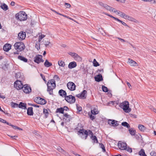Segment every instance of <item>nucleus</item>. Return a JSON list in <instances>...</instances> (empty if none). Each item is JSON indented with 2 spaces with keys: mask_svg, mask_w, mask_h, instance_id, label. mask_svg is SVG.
Wrapping results in <instances>:
<instances>
[{
  "mask_svg": "<svg viewBox=\"0 0 156 156\" xmlns=\"http://www.w3.org/2000/svg\"><path fill=\"white\" fill-rule=\"evenodd\" d=\"M47 91L50 94H52L53 90L55 87V81L54 79H51L48 81L47 83Z\"/></svg>",
  "mask_w": 156,
  "mask_h": 156,
  "instance_id": "1",
  "label": "nucleus"
},
{
  "mask_svg": "<svg viewBox=\"0 0 156 156\" xmlns=\"http://www.w3.org/2000/svg\"><path fill=\"white\" fill-rule=\"evenodd\" d=\"M119 107L122 108L123 111L126 113H129L130 112L131 109L129 107V104L128 101H124L120 103Z\"/></svg>",
  "mask_w": 156,
  "mask_h": 156,
  "instance_id": "2",
  "label": "nucleus"
},
{
  "mask_svg": "<svg viewBox=\"0 0 156 156\" xmlns=\"http://www.w3.org/2000/svg\"><path fill=\"white\" fill-rule=\"evenodd\" d=\"M16 17L20 21L26 20L27 19V15L23 11H21L17 13Z\"/></svg>",
  "mask_w": 156,
  "mask_h": 156,
  "instance_id": "3",
  "label": "nucleus"
},
{
  "mask_svg": "<svg viewBox=\"0 0 156 156\" xmlns=\"http://www.w3.org/2000/svg\"><path fill=\"white\" fill-rule=\"evenodd\" d=\"M14 46L15 48L18 51H21L24 49L25 45L24 44L21 42L16 43Z\"/></svg>",
  "mask_w": 156,
  "mask_h": 156,
  "instance_id": "4",
  "label": "nucleus"
},
{
  "mask_svg": "<svg viewBox=\"0 0 156 156\" xmlns=\"http://www.w3.org/2000/svg\"><path fill=\"white\" fill-rule=\"evenodd\" d=\"M65 100L70 104L74 103L76 101L75 97L72 95H69L65 97Z\"/></svg>",
  "mask_w": 156,
  "mask_h": 156,
  "instance_id": "5",
  "label": "nucleus"
},
{
  "mask_svg": "<svg viewBox=\"0 0 156 156\" xmlns=\"http://www.w3.org/2000/svg\"><path fill=\"white\" fill-rule=\"evenodd\" d=\"M23 86V85L20 81L17 80L14 83V87L17 90L22 89Z\"/></svg>",
  "mask_w": 156,
  "mask_h": 156,
  "instance_id": "6",
  "label": "nucleus"
},
{
  "mask_svg": "<svg viewBox=\"0 0 156 156\" xmlns=\"http://www.w3.org/2000/svg\"><path fill=\"white\" fill-rule=\"evenodd\" d=\"M78 133L82 138L86 139L87 137L88 132L85 129H80L78 131Z\"/></svg>",
  "mask_w": 156,
  "mask_h": 156,
  "instance_id": "7",
  "label": "nucleus"
},
{
  "mask_svg": "<svg viewBox=\"0 0 156 156\" xmlns=\"http://www.w3.org/2000/svg\"><path fill=\"white\" fill-rule=\"evenodd\" d=\"M22 89L24 92L26 94H29L31 91V87L27 84L24 85Z\"/></svg>",
  "mask_w": 156,
  "mask_h": 156,
  "instance_id": "8",
  "label": "nucleus"
},
{
  "mask_svg": "<svg viewBox=\"0 0 156 156\" xmlns=\"http://www.w3.org/2000/svg\"><path fill=\"white\" fill-rule=\"evenodd\" d=\"M118 147L121 150H124L126 149L127 144L126 143L121 141H119L118 143Z\"/></svg>",
  "mask_w": 156,
  "mask_h": 156,
  "instance_id": "9",
  "label": "nucleus"
},
{
  "mask_svg": "<svg viewBox=\"0 0 156 156\" xmlns=\"http://www.w3.org/2000/svg\"><path fill=\"white\" fill-rule=\"evenodd\" d=\"M87 94V91L85 90H84L81 94L76 95V96L80 98L84 99L86 98Z\"/></svg>",
  "mask_w": 156,
  "mask_h": 156,
  "instance_id": "10",
  "label": "nucleus"
},
{
  "mask_svg": "<svg viewBox=\"0 0 156 156\" xmlns=\"http://www.w3.org/2000/svg\"><path fill=\"white\" fill-rule=\"evenodd\" d=\"M35 102L38 104L44 105L46 103L45 100L40 97H37L34 99Z\"/></svg>",
  "mask_w": 156,
  "mask_h": 156,
  "instance_id": "11",
  "label": "nucleus"
},
{
  "mask_svg": "<svg viewBox=\"0 0 156 156\" xmlns=\"http://www.w3.org/2000/svg\"><path fill=\"white\" fill-rule=\"evenodd\" d=\"M67 86L68 89L70 90H74L76 89V86L73 82H69L67 84Z\"/></svg>",
  "mask_w": 156,
  "mask_h": 156,
  "instance_id": "12",
  "label": "nucleus"
},
{
  "mask_svg": "<svg viewBox=\"0 0 156 156\" xmlns=\"http://www.w3.org/2000/svg\"><path fill=\"white\" fill-rule=\"evenodd\" d=\"M34 61L35 62L37 63H39L40 62H43L44 61L42 59V56L41 55H37L34 58Z\"/></svg>",
  "mask_w": 156,
  "mask_h": 156,
  "instance_id": "13",
  "label": "nucleus"
},
{
  "mask_svg": "<svg viewBox=\"0 0 156 156\" xmlns=\"http://www.w3.org/2000/svg\"><path fill=\"white\" fill-rule=\"evenodd\" d=\"M26 35L25 32L21 31L18 34V38L20 40H22L25 39Z\"/></svg>",
  "mask_w": 156,
  "mask_h": 156,
  "instance_id": "14",
  "label": "nucleus"
},
{
  "mask_svg": "<svg viewBox=\"0 0 156 156\" xmlns=\"http://www.w3.org/2000/svg\"><path fill=\"white\" fill-rule=\"evenodd\" d=\"M118 121L114 120L109 119L108 123L110 125H112L114 126H117L118 125Z\"/></svg>",
  "mask_w": 156,
  "mask_h": 156,
  "instance_id": "15",
  "label": "nucleus"
},
{
  "mask_svg": "<svg viewBox=\"0 0 156 156\" xmlns=\"http://www.w3.org/2000/svg\"><path fill=\"white\" fill-rule=\"evenodd\" d=\"M91 112L92 114L93 115H96L98 113L99 111L98 109L97 106H95L94 107H92L91 109Z\"/></svg>",
  "mask_w": 156,
  "mask_h": 156,
  "instance_id": "16",
  "label": "nucleus"
},
{
  "mask_svg": "<svg viewBox=\"0 0 156 156\" xmlns=\"http://www.w3.org/2000/svg\"><path fill=\"white\" fill-rule=\"evenodd\" d=\"M127 63L129 64L131 66H137V63L130 58H128Z\"/></svg>",
  "mask_w": 156,
  "mask_h": 156,
  "instance_id": "17",
  "label": "nucleus"
},
{
  "mask_svg": "<svg viewBox=\"0 0 156 156\" xmlns=\"http://www.w3.org/2000/svg\"><path fill=\"white\" fill-rule=\"evenodd\" d=\"M11 46L10 44H6L3 46V50L5 51H8L11 48Z\"/></svg>",
  "mask_w": 156,
  "mask_h": 156,
  "instance_id": "18",
  "label": "nucleus"
},
{
  "mask_svg": "<svg viewBox=\"0 0 156 156\" xmlns=\"http://www.w3.org/2000/svg\"><path fill=\"white\" fill-rule=\"evenodd\" d=\"M58 94L61 96L65 97L66 96V93L65 90H60L58 91Z\"/></svg>",
  "mask_w": 156,
  "mask_h": 156,
  "instance_id": "19",
  "label": "nucleus"
},
{
  "mask_svg": "<svg viewBox=\"0 0 156 156\" xmlns=\"http://www.w3.org/2000/svg\"><path fill=\"white\" fill-rule=\"evenodd\" d=\"M76 66V63L75 62H73L69 63L68 67L69 69H72L75 67Z\"/></svg>",
  "mask_w": 156,
  "mask_h": 156,
  "instance_id": "20",
  "label": "nucleus"
},
{
  "mask_svg": "<svg viewBox=\"0 0 156 156\" xmlns=\"http://www.w3.org/2000/svg\"><path fill=\"white\" fill-rule=\"evenodd\" d=\"M33 108L32 107H29L27 110V114L29 115H33Z\"/></svg>",
  "mask_w": 156,
  "mask_h": 156,
  "instance_id": "21",
  "label": "nucleus"
},
{
  "mask_svg": "<svg viewBox=\"0 0 156 156\" xmlns=\"http://www.w3.org/2000/svg\"><path fill=\"white\" fill-rule=\"evenodd\" d=\"M18 107L23 109H26V104L22 102H20L19 104L18 105Z\"/></svg>",
  "mask_w": 156,
  "mask_h": 156,
  "instance_id": "22",
  "label": "nucleus"
},
{
  "mask_svg": "<svg viewBox=\"0 0 156 156\" xmlns=\"http://www.w3.org/2000/svg\"><path fill=\"white\" fill-rule=\"evenodd\" d=\"M95 80L97 82L101 81L102 80V76L101 74L98 75L97 76L95 77Z\"/></svg>",
  "mask_w": 156,
  "mask_h": 156,
  "instance_id": "23",
  "label": "nucleus"
},
{
  "mask_svg": "<svg viewBox=\"0 0 156 156\" xmlns=\"http://www.w3.org/2000/svg\"><path fill=\"white\" fill-rule=\"evenodd\" d=\"M75 60L78 62H81L82 61V58L78 55L75 54V57L73 58Z\"/></svg>",
  "mask_w": 156,
  "mask_h": 156,
  "instance_id": "24",
  "label": "nucleus"
},
{
  "mask_svg": "<svg viewBox=\"0 0 156 156\" xmlns=\"http://www.w3.org/2000/svg\"><path fill=\"white\" fill-rule=\"evenodd\" d=\"M90 138L91 139L93 140V143H98V141L97 140V138L96 136H90Z\"/></svg>",
  "mask_w": 156,
  "mask_h": 156,
  "instance_id": "25",
  "label": "nucleus"
},
{
  "mask_svg": "<svg viewBox=\"0 0 156 156\" xmlns=\"http://www.w3.org/2000/svg\"><path fill=\"white\" fill-rule=\"evenodd\" d=\"M18 58L24 62H27V59L23 56H19Z\"/></svg>",
  "mask_w": 156,
  "mask_h": 156,
  "instance_id": "26",
  "label": "nucleus"
},
{
  "mask_svg": "<svg viewBox=\"0 0 156 156\" xmlns=\"http://www.w3.org/2000/svg\"><path fill=\"white\" fill-rule=\"evenodd\" d=\"M44 65L45 67H48L52 65L51 63L49 62L48 60L46 59L44 63Z\"/></svg>",
  "mask_w": 156,
  "mask_h": 156,
  "instance_id": "27",
  "label": "nucleus"
},
{
  "mask_svg": "<svg viewBox=\"0 0 156 156\" xmlns=\"http://www.w3.org/2000/svg\"><path fill=\"white\" fill-rule=\"evenodd\" d=\"M56 113H64V109H63V108H58L56 109Z\"/></svg>",
  "mask_w": 156,
  "mask_h": 156,
  "instance_id": "28",
  "label": "nucleus"
},
{
  "mask_svg": "<svg viewBox=\"0 0 156 156\" xmlns=\"http://www.w3.org/2000/svg\"><path fill=\"white\" fill-rule=\"evenodd\" d=\"M58 64L60 66L64 67L65 65V62L62 60L59 61L58 62Z\"/></svg>",
  "mask_w": 156,
  "mask_h": 156,
  "instance_id": "29",
  "label": "nucleus"
},
{
  "mask_svg": "<svg viewBox=\"0 0 156 156\" xmlns=\"http://www.w3.org/2000/svg\"><path fill=\"white\" fill-rule=\"evenodd\" d=\"M139 154L141 156H147L145 154L144 151L141 149L139 152Z\"/></svg>",
  "mask_w": 156,
  "mask_h": 156,
  "instance_id": "30",
  "label": "nucleus"
},
{
  "mask_svg": "<svg viewBox=\"0 0 156 156\" xmlns=\"http://www.w3.org/2000/svg\"><path fill=\"white\" fill-rule=\"evenodd\" d=\"M138 128L142 131H144L146 129V128L144 126L142 125H138Z\"/></svg>",
  "mask_w": 156,
  "mask_h": 156,
  "instance_id": "31",
  "label": "nucleus"
},
{
  "mask_svg": "<svg viewBox=\"0 0 156 156\" xmlns=\"http://www.w3.org/2000/svg\"><path fill=\"white\" fill-rule=\"evenodd\" d=\"M0 7L2 9L5 11H6L8 9L7 5L5 4H3L2 5H1Z\"/></svg>",
  "mask_w": 156,
  "mask_h": 156,
  "instance_id": "32",
  "label": "nucleus"
},
{
  "mask_svg": "<svg viewBox=\"0 0 156 156\" xmlns=\"http://www.w3.org/2000/svg\"><path fill=\"white\" fill-rule=\"evenodd\" d=\"M121 124L122 126L125 127L128 129H129L130 128L129 125L126 122H122V123Z\"/></svg>",
  "mask_w": 156,
  "mask_h": 156,
  "instance_id": "33",
  "label": "nucleus"
},
{
  "mask_svg": "<svg viewBox=\"0 0 156 156\" xmlns=\"http://www.w3.org/2000/svg\"><path fill=\"white\" fill-rule=\"evenodd\" d=\"M127 19L129 21L134 22L136 23L138 22L137 20L131 16H128Z\"/></svg>",
  "mask_w": 156,
  "mask_h": 156,
  "instance_id": "34",
  "label": "nucleus"
},
{
  "mask_svg": "<svg viewBox=\"0 0 156 156\" xmlns=\"http://www.w3.org/2000/svg\"><path fill=\"white\" fill-rule=\"evenodd\" d=\"M129 132L130 134L132 136H134L135 134L136 131L132 129H129Z\"/></svg>",
  "mask_w": 156,
  "mask_h": 156,
  "instance_id": "35",
  "label": "nucleus"
},
{
  "mask_svg": "<svg viewBox=\"0 0 156 156\" xmlns=\"http://www.w3.org/2000/svg\"><path fill=\"white\" fill-rule=\"evenodd\" d=\"M105 8L107 10H110V11H113V8L108 5L106 4L105 5Z\"/></svg>",
  "mask_w": 156,
  "mask_h": 156,
  "instance_id": "36",
  "label": "nucleus"
},
{
  "mask_svg": "<svg viewBox=\"0 0 156 156\" xmlns=\"http://www.w3.org/2000/svg\"><path fill=\"white\" fill-rule=\"evenodd\" d=\"M11 105L12 107L13 108H16L18 107V104L13 102H12L11 103Z\"/></svg>",
  "mask_w": 156,
  "mask_h": 156,
  "instance_id": "37",
  "label": "nucleus"
},
{
  "mask_svg": "<svg viewBox=\"0 0 156 156\" xmlns=\"http://www.w3.org/2000/svg\"><path fill=\"white\" fill-rule=\"evenodd\" d=\"M40 42L38 41L36 43L35 47L38 50H39L40 48Z\"/></svg>",
  "mask_w": 156,
  "mask_h": 156,
  "instance_id": "38",
  "label": "nucleus"
},
{
  "mask_svg": "<svg viewBox=\"0 0 156 156\" xmlns=\"http://www.w3.org/2000/svg\"><path fill=\"white\" fill-rule=\"evenodd\" d=\"M93 63L94 66L95 67H97L99 66V64L96 61L95 59H94L93 60Z\"/></svg>",
  "mask_w": 156,
  "mask_h": 156,
  "instance_id": "39",
  "label": "nucleus"
},
{
  "mask_svg": "<svg viewBox=\"0 0 156 156\" xmlns=\"http://www.w3.org/2000/svg\"><path fill=\"white\" fill-rule=\"evenodd\" d=\"M43 113L45 114V118H47L48 117V110L45 108H44Z\"/></svg>",
  "mask_w": 156,
  "mask_h": 156,
  "instance_id": "40",
  "label": "nucleus"
},
{
  "mask_svg": "<svg viewBox=\"0 0 156 156\" xmlns=\"http://www.w3.org/2000/svg\"><path fill=\"white\" fill-rule=\"evenodd\" d=\"M45 37V35L41 34V35L39 36L38 41L40 42L41 40Z\"/></svg>",
  "mask_w": 156,
  "mask_h": 156,
  "instance_id": "41",
  "label": "nucleus"
},
{
  "mask_svg": "<svg viewBox=\"0 0 156 156\" xmlns=\"http://www.w3.org/2000/svg\"><path fill=\"white\" fill-rule=\"evenodd\" d=\"M102 90L104 92H107L108 91V88L104 86H102Z\"/></svg>",
  "mask_w": 156,
  "mask_h": 156,
  "instance_id": "42",
  "label": "nucleus"
},
{
  "mask_svg": "<svg viewBox=\"0 0 156 156\" xmlns=\"http://www.w3.org/2000/svg\"><path fill=\"white\" fill-rule=\"evenodd\" d=\"M99 144L101 148L102 149L103 151L105 152V149L104 145L101 143L100 144Z\"/></svg>",
  "mask_w": 156,
  "mask_h": 156,
  "instance_id": "43",
  "label": "nucleus"
},
{
  "mask_svg": "<svg viewBox=\"0 0 156 156\" xmlns=\"http://www.w3.org/2000/svg\"><path fill=\"white\" fill-rule=\"evenodd\" d=\"M125 150H126V151L129 153H131L132 151V148H130L129 147H126V149Z\"/></svg>",
  "mask_w": 156,
  "mask_h": 156,
  "instance_id": "44",
  "label": "nucleus"
},
{
  "mask_svg": "<svg viewBox=\"0 0 156 156\" xmlns=\"http://www.w3.org/2000/svg\"><path fill=\"white\" fill-rule=\"evenodd\" d=\"M57 149L60 152H61L62 153H63L64 151V150L61 147H58Z\"/></svg>",
  "mask_w": 156,
  "mask_h": 156,
  "instance_id": "45",
  "label": "nucleus"
},
{
  "mask_svg": "<svg viewBox=\"0 0 156 156\" xmlns=\"http://www.w3.org/2000/svg\"><path fill=\"white\" fill-rule=\"evenodd\" d=\"M76 108L77 110L79 112H81L82 110V108L80 106L78 105H76Z\"/></svg>",
  "mask_w": 156,
  "mask_h": 156,
  "instance_id": "46",
  "label": "nucleus"
},
{
  "mask_svg": "<svg viewBox=\"0 0 156 156\" xmlns=\"http://www.w3.org/2000/svg\"><path fill=\"white\" fill-rule=\"evenodd\" d=\"M92 114L91 113H89V114H88L89 115L90 119H91L92 120H93L95 118H94V116H93L92 115Z\"/></svg>",
  "mask_w": 156,
  "mask_h": 156,
  "instance_id": "47",
  "label": "nucleus"
},
{
  "mask_svg": "<svg viewBox=\"0 0 156 156\" xmlns=\"http://www.w3.org/2000/svg\"><path fill=\"white\" fill-rule=\"evenodd\" d=\"M109 104H112V105H118V103L117 101H110Z\"/></svg>",
  "mask_w": 156,
  "mask_h": 156,
  "instance_id": "48",
  "label": "nucleus"
},
{
  "mask_svg": "<svg viewBox=\"0 0 156 156\" xmlns=\"http://www.w3.org/2000/svg\"><path fill=\"white\" fill-rule=\"evenodd\" d=\"M117 21L121 22L122 24L124 26H128L126 24V23H125V22L120 20L119 19L118 20H117Z\"/></svg>",
  "mask_w": 156,
  "mask_h": 156,
  "instance_id": "49",
  "label": "nucleus"
},
{
  "mask_svg": "<svg viewBox=\"0 0 156 156\" xmlns=\"http://www.w3.org/2000/svg\"><path fill=\"white\" fill-rule=\"evenodd\" d=\"M64 116L66 118L70 119L71 116L70 115H68L67 113H65L64 114Z\"/></svg>",
  "mask_w": 156,
  "mask_h": 156,
  "instance_id": "50",
  "label": "nucleus"
},
{
  "mask_svg": "<svg viewBox=\"0 0 156 156\" xmlns=\"http://www.w3.org/2000/svg\"><path fill=\"white\" fill-rule=\"evenodd\" d=\"M88 134L89 136H93V134L92 132L90 130H89L88 131Z\"/></svg>",
  "mask_w": 156,
  "mask_h": 156,
  "instance_id": "51",
  "label": "nucleus"
},
{
  "mask_svg": "<svg viewBox=\"0 0 156 156\" xmlns=\"http://www.w3.org/2000/svg\"><path fill=\"white\" fill-rule=\"evenodd\" d=\"M150 154L151 156H156V153L154 151H151Z\"/></svg>",
  "mask_w": 156,
  "mask_h": 156,
  "instance_id": "52",
  "label": "nucleus"
},
{
  "mask_svg": "<svg viewBox=\"0 0 156 156\" xmlns=\"http://www.w3.org/2000/svg\"><path fill=\"white\" fill-rule=\"evenodd\" d=\"M54 78L57 81H59L60 80V79L58 76L57 75H55L54 76Z\"/></svg>",
  "mask_w": 156,
  "mask_h": 156,
  "instance_id": "53",
  "label": "nucleus"
},
{
  "mask_svg": "<svg viewBox=\"0 0 156 156\" xmlns=\"http://www.w3.org/2000/svg\"><path fill=\"white\" fill-rule=\"evenodd\" d=\"M0 122L3 123H6L7 124V123H8V122H7L5 120L1 118H0Z\"/></svg>",
  "mask_w": 156,
  "mask_h": 156,
  "instance_id": "54",
  "label": "nucleus"
},
{
  "mask_svg": "<svg viewBox=\"0 0 156 156\" xmlns=\"http://www.w3.org/2000/svg\"><path fill=\"white\" fill-rule=\"evenodd\" d=\"M99 4L101 6L105 8V5H106V4H104L102 2H99Z\"/></svg>",
  "mask_w": 156,
  "mask_h": 156,
  "instance_id": "55",
  "label": "nucleus"
},
{
  "mask_svg": "<svg viewBox=\"0 0 156 156\" xmlns=\"http://www.w3.org/2000/svg\"><path fill=\"white\" fill-rule=\"evenodd\" d=\"M123 14H124L123 13L121 12H120L119 11V12H118L117 13V15L120 16H121L122 17Z\"/></svg>",
  "mask_w": 156,
  "mask_h": 156,
  "instance_id": "56",
  "label": "nucleus"
},
{
  "mask_svg": "<svg viewBox=\"0 0 156 156\" xmlns=\"http://www.w3.org/2000/svg\"><path fill=\"white\" fill-rule=\"evenodd\" d=\"M128 16L126 15V14L124 13L123 16L122 17L123 18L126 19H127Z\"/></svg>",
  "mask_w": 156,
  "mask_h": 156,
  "instance_id": "57",
  "label": "nucleus"
},
{
  "mask_svg": "<svg viewBox=\"0 0 156 156\" xmlns=\"http://www.w3.org/2000/svg\"><path fill=\"white\" fill-rule=\"evenodd\" d=\"M126 82L129 88H130V89H131L132 87L130 83L127 81Z\"/></svg>",
  "mask_w": 156,
  "mask_h": 156,
  "instance_id": "58",
  "label": "nucleus"
},
{
  "mask_svg": "<svg viewBox=\"0 0 156 156\" xmlns=\"http://www.w3.org/2000/svg\"><path fill=\"white\" fill-rule=\"evenodd\" d=\"M65 6L67 8H69L71 5L70 4L68 3H65Z\"/></svg>",
  "mask_w": 156,
  "mask_h": 156,
  "instance_id": "59",
  "label": "nucleus"
},
{
  "mask_svg": "<svg viewBox=\"0 0 156 156\" xmlns=\"http://www.w3.org/2000/svg\"><path fill=\"white\" fill-rule=\"evenodd\" d=\"M108 16H109V17H111L112 18H113L114 19H115V20H116V21L119 20V19H118L117 18H115V17L112 16L111 15H108Z\"/></svg>",
  "mask_w": 156,
  "mask_h": 156,
  "instance_id": "60",
  "label": "nucleus"
},
{
  "mask_svg": "<svg viewBox=\"0 0 156 156\" xmlns=\"http://www.w3.org/2000/svg\"><path fill=\"white\" fill-rule=\"evenodd\" d=\"M40 76L44 81H46L45 76L42 74H40Z\"/></svg>",
  "mask_w": 156,
  "mask_h": 156,
  "instance_id": "61",
  "label": "nucleus"
},
{
  "mask_svg": "<svg viewBox=\"0 0 156 156\" xmlns=\"http://www.w3.org/2000/svg\"><path fill=\"white\" fill-rule=\"evenodd\" d=\"M117 38L119 40H120L122 42H125V40L124 39H122V38H121L119 37H117Z\"/></svg>",
  "mask_w": 156,
  "mask_h": 156,
  "instance_id": "62",
  "label": "nucleus"
},
{
  "mask_svg": "<svg viewBox=\"0 0 156 156\" xmlns=\"http://www.w3.org/2000/svg\"><path fill=\"white\" fill-rule=\"evenodd\" d=\"M63 109H64V110L67 111L69 110V108L66 106H64L63 108Z\"/></svg>",
  "mask_w": 156,
  "mask_h": 156,
  "instance_id": "63",
  "label": "nucleus"
},
{
  "mask_svg": "<svg viewBox=\"0 0 156 156\" xmlns=\"http://www.w3.org/2000/svg\"><path fill=\"white\" fill-rule=\"evenodd\" d=\"M69 54L74 58L75 57V54H77L75 53H71V54Z\"/></svg>",
  "mask_w": 156,
  "mask_h": 156,
  "instance_id": "64",
  "label": "nucleus"
}]
</instances>
